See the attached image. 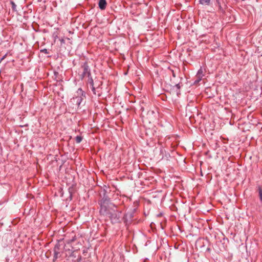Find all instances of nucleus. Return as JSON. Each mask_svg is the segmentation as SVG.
<instances>
[{
  "label": "nucleus",
  "instance_id": "nucleus-1",
  "mask_svg": "<svg viewBox=\"0 0 262 262\" xmlns=\"http://www.w3.org/2000/svg\"><path fill=\"white\" fill-rule=\"evenodd\" d=\"M109 199L103 198L100 202V212L101 214L109 217L113 223L119 222L121 216V211L112 208L108 206Z\"/></svg>",
  "mask_w": 262,
  "mask_h": 262
},
{
  "label": "nucleus",
  "instance_id": "nucleus-2",
  "mask_svg": "<svg viewBox=\"0 0 262 262\" xmlns=\"http://www.w3.org/2000/svg\"><path fill=\"white\" fill-rule=\"evenodd\" d=\"M78 94V96L74 97L72 99L71 101L74 103H75L76 104L79 106L81 103L82 100H83V97H85V94H84L83 91L81 89H79L77 92Z\"/></svg>",
  "mask_w": 262,
  "mask_h": 262
},
{
  "label": "nucleus",
  "instance_id": "nucleus-3",
  "mask_svg": "<svg viewBox=\"0 0 262 262\" xmlns=\"http://www.w3.org/2000/svg\"><path fill=\"white\" fill-rule=\"evenodd\" d=\"M83 69V72L81 75V79H83L85 77H90L91 75V70L87 62H84L81 66Z\"/></svg>",
  "mask_w": 262,
  "mask_h": 262
},
{
  "label": "nucleus",
  "instance_id": "nucleus-4",
  "mask_svg": "<svg viewBox=\"0 0 262 262\" xmlns=\"http://www.w3.org/2000/svg\"><path fill=\"white\" fill-rule=\"evenodd\" d=\"M88 77V83L90 84V86L91 87L93 93L94 94L96 95L97 94L96 90L94 86V80H93L91 75L90 76V77Z\"/></svg>",
  "mask_w": 262,
  "mask_h": 262
},
{
  "label": "nucleus",
  "instance_id": "nucleus-5",
  "mask_svg": "<svg viewBox=\"0 0 262 262\" xmlns=\"http://www.w3.org/2000/svg\"><path fill=\"white\" fill-rule=\"evenodd\" d=\"M106 0H99V7L101 10H104L106 8Z\"/></svg>",
  "mask_w": 262,
  "mask_h": 262
},
{
  "label": "nucleus",
  "instance_id": "nucleus-6",
  "mask_svg": "<svg viewBox=\"0 0 262 262\" xmlns=\"http://www.w3.org/2000/svg\"><path fill=\"white\" fill-rule=\"evenodd\" d=\"M59 254V246L56 245L54 249V259H56L58 258V255Z\"/></svg>",
  "mask_w": 262,
  "mask_h": 262
},
{
  "label": "nucleus",
  "instance_id": "nucleus-7",
  "mask_svg": "<svg viewBox=\"0 0 262 262\" xmlns=\"http://www.w3.org/2000/svg\"><path fill=\"white\" fill-rule=\"evenodd\" d=\"M204 70L202 68H201L198 71L195 77L196 78H202L204 76Z\"/></svg>",
  "mask_w": 262,
  "mask_h": 262
},
{
  "label": "nucleus",
  "instance_id": "nucleus-8",
  "mask_svg": "<svg viewBox=\"0 0 262 262\" xmlns=\"http://www.w3.org/2000/svg\"><path fill=\"white\" fill-rule=\"evenodd\" d=\"M216 6L218 7L219 10L221 12H223L224 10V8H223L222 6V4L220 0H216Z\"/></svg>",
  "mask_w": 262,
  "mask_h": 262
},
{
  "label": "nucleus",
  "instance_id": "nucleus-9",
  "mask_svg": "<svg viewBox=\"0 0 262 262\" xmlns=\"http://www.w3.org/2000/svg\"><path fill=\"white\" fill-rule=\"evenodd\" d=\"M210 0H200V3L202 5H209Z\"/></svg>",
  "mask_w": 262,
  "mask_h": 262
},
{
  "label": "nucleus",
  "instance_id": "nucleus-10",
  "mask_svg": "<svg viewBox=\"0 0 262 262\" xmlns=\"http://www.w3.org/2000/svg\"><path fill=\"white\" fill-rule=\"evenodd\" d=\"M10 4L12 6V9L13 11H16V5L13 1H11Z\"/></svg>",
  "mask_w": 262,
  "mask_h": 262
},
{
  "label": "nucleus",
  "instance_id": "nucleus-11",
  "mask_svg": "<svg viewBox=\"0 0 262 262\" xmlns=\"http://www.w3.org/2000/svg\"><path fill=\"white\" fill-rule=\"evenodd\" d=\"M82 140V137L80 136H77L75 138V141H76V143H80L81 142Z\"/></svg>",
  "mask_w": 262,
  "mask_h": 262
},
{
  "label": "nucleus",
  "instance_id": "nucleus-12",
  "mask_svg": "<svg viewBox=\"0 0 262 262\" xmlns=\"http://www.w3.org/2000/svg\"><path fill=\"white\" fill-rule=\"evenodd\" d=\"M258 193H259L260 200L261 201H262V189L261 188H259Z\"/></svg>",
  "mask_w": 262,
  "mask_h": 262
},
{
  "label": "nucleus",
  "instance_id": "nucleus-13",
  "mask_svg": "<svg viewBox=\"0 0 262 262\" xmlns=\"http://www.w3.org/2000/svg\"><path fill=\"white\" fill-rule=\"evenodd\" d=\"M202 79V78H196L195 77V81H194V83H199L201 80Z\"/></svg>",
  "mask_w": 262,
  "mask_h": 262
},
{
  "label": "nucleus",
  "instance_id": "nucleus-14",
  "mask_svg": "<svg viewBox=\"0 0 262 262\" xmlns=\"http://www.w3.org/2000/svg\"><path fill=\"white\" fill-rule=\"evenodd\" d=\"M40 51L41 52H42V53H45V54H48L49 53V52H48V50L46 49H44L41 50Z\"/></svg>",
  "mask_w": 262,
  "mask_h": 262
},
{
  "label": "nucleus",
  "instance_id": "nucleus-15",
  "mask_svg": "<svg viewBox=\"0 0 262 262\" xmlns=\"http://www.w3.org/2000/svg\"><path fill=\"white\" fill-rule=\"evenodd\" d=\"M176 86L178 90H179L181 87L179 83L176 84Z\"/></svg>",
  "mask_w": 262,
  "mask_h": 262
},
{
  "label": "nucleus",
  "instance_id": "nucleus-16",
  "mask_svg": "<svg viewBox=\"0 0 262 262\" xmlns=\"http://www.w3.org/2000/svg\"><path fill=\"white\" fill-rule=\"evenodd\" d=\"M111 206H112V204H111ZM113 209H114V208H117V207L114 206V205H113Z\"/></svg>",
  "mask_w": 262,
  "mask_h": 262
},
{
  "label": "nucleus",
  "instance_id": "nucleus-17",
  "mask_svg": "<svg viewBox=\"0 0 262 262\" xmlns=\"http://www.w3.org/2000/svg\"><path fill=\"white\" fill-rule=\"evenodd\" d=\"M100 83L98 84V88L100 85H101V84H102V82H100Z\"/></svg>",
  "mask_w": 262,
  "mask_h": 262
},
{
  "label": "nucleus",
  "instance_id": "nucleus-18",
  "mask_svg": "<svg viewBox=\"0 0 262 262\" xmlns=\"http://www.w3.org/2000/svg\"><path fill=\"white\" fill-rule=\"evenodd\" d=\"M98 96H100V94L99 93V94H98Z\"/></svg>",
  "mask_w": 262,
  "mask_h": 262
},
{
  "label": "nucleus",
  "instance_id": "nucleus-19",
  "mask_svg": "<svg viewBox=\"0 0 262 262\" xmlns=\"http://www.w3.org/2000/svg\"><path fill=\"white\" fill-rule=\"evenodd\" d=\"M173 76L174 77H175V75H174V74L173 73Z\"/></svg>",
  "mask_w": 262,
  "mask_h": 262
}]
</instances>
